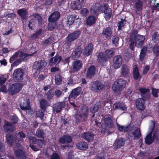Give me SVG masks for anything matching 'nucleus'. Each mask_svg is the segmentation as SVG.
Instances as JSON below:
<instances>
[{
	"mask_svg": "<svg viewBox=\"0 0 159 159\" xmlns=\"http://www.w3.org/2000/svg\"><path fill=\"white\" fill-rule=\"evenodd\" d=\"M101 34L102 37L104 38L107 39L110 38L112 34L111 28L108 27L104 28Z\"/></svg>",
	"mask_w": 159,
	"mask_h": 159,
	"instance_id": "6ab92c4d",
	"label": "nucleus"
},
{
	"mask_svg": "<svg viewBox=\"0 0 159 159\" xmlns=\"http://www.w3.org/2000/svg\"><path fill=\"white\" fill-rule=\"evenodd\" d=\"M139 90L142 96L145 95L146 93H149L150 91L149 89L142 87L139 88Z\"/></svg>",
	"mask_w": 159,
	"mask_h": 159,
	"instance_id": "13d9d810",
	"label": "nucleus"
},
{
	"mask_svg": "<svg viewBox=\"0 0 159 159\" xmlns=\"http://www.w3.org/2000/svg\"><path fill=\"white\" fill-rule=\"evenodd\" d=\"M20 107L22 110L26 111L30 109V103L28 101H25L21 103L20 105Z\"/></svg>",
	"mask_w": 159,
	"mask_h": 159,
	"instance_id": "79ce46f5",
	"label": "nucleus"
},
{
	"mask_svg": "<svg viewBox=\"0 0 159 159\" xmlns=\"http://www.w3.org/2000/svg\"><path fill=\"white\" fill-rule=\"evenodd\" d=\"M42 110L39 109L36 114V117L40 118L41 120L43 119L44 116V113Z\"/></svg>",
	"mask_w": 159,
	"mask_h": 159,
	"instance_id": "680f3d73",
	"label": "nucleus"
},
{
	"mask_svg": "<svg viewBox=\"0 0 159 159\" xmlns=\"http://www.w3.org/2000/svg\"><path fill=\"white\" fill-rule=\"evenodd\" d=\"M76 147L78 149L81 150H85L88 148V145L85 142H80L76 144Z\"/></svg>",
	"mask_w": 159,
	"mask_h": 159,
	"instance_id": "473e14b6",
	"label": "nucleus"
},
{
	"mask_svg": "<svg viewBox=\"0 0 159 159\" xmlns=\"http://www.w3.org/2000/svg\"><path fill=\"white\" fill-rule=\"evenodd\" d=\"M95 115L93 114L91 118V124L95 126L99 127L101 125V122H98L97 120L94 119Z\"/></svg>",
	"mask_w": 159,
	"mask_h": 159,
	"instance_id": "a18cd8bd",
	"label": "nucleus"
},
{
	"mask_svg": "<svg viewBox=\"0 0 159 159\" xmlns=\"http://www.w3.org/2000/svg\"><path fill=\"white\" fill-rule=\"evenodd\" d=\"M104 52L108 60L112 57L114 54V52L113 51L109 49L105 50Z\"/></svg>",
	"mask_w": 159,
	"mask_h": 159,
	"instance_id": "09e8293b",
	"label": "nucleus"
},
{
	"mask_svg": "<svg viewBox=\"0 0 159 159\" xmlns=\"http://www.w3.org/2000/svg\"><path fill=\"white\" fill-rule=\"evenodd\" d=\"M82 89L80 87H78L72 90L68 97V100L75 99L80 93Z\"/></svg>",
	"mask_w": 159,
	"mask_h": 159,
	"instance_id": "4468645a",
	"label": "nucleus"
},
{
	"mask_svg": "<svg viewBox=\"0 0 159 159\" xmlns=\"http://www.w3.org/2000/svg\"><path fill=\"white\" fill-rule=\"evenodd\" d=\"M79 19V17L77 15H70L67 17V24L69 25H70L73 24L75 22H77Z\"/></svg>",
	"mask_w": 159,
	"mask_h": 159,
	"instance_id": "bb28decb",
	"label": "nucleus"
},
{
	"mask_svg": "<svg viewBox=\"0 0 159 159\" xmlns=\"http://www.w3.org/2000/svg\"><path fill=\"white\" fill-rule=\"evenodd\" d=\"M44 134L45 133L43 129L39 128L37 130L36 132V135L38 137L43 139Z\"/></svg>",
	"mask_w": 159,
	"mask_h": 159,
	"instance_id": "de8ad7c7",
	"label": "nucleus"
},
{
	"mask_svg": "<svg viewBox=\"0 0 159 159\" xmlns=\"http://www.w3.org/2000/svg\"><path fill=\"white\" fill-rule=\"evenodd\" d=\"M119 39V38L116 35L113 36L112 40V43L115 45L118 44Z\"/></svg>",
	"mask_w": 159,
	"mask_h": 159,
	"instance_id": "338daca9",
	"label": "nucleus"
},
{
	"mask_svg": "<svg viewBox=\"0 0 159 159\" xmlns=\"http://www.w3.org/2000/svg\"><path fill=\"white\" fill-rule=\"evenodd\" d=\"M135 129L134 127V139L135 140H138L141 135L140 130V129L138 128L137 127H136L135 126Z\"/></svg>",
	"mask_w": 159,
	"mask_h": 159,
	"instance_id": "58836bf2",
	"label": "nucleus"
},
{
	"mask_svg": "<svg viewBox=\"0 0 159 159\" xmlns=\"http://www.w3.org/2000/svg\"><path fill=\"white\" fill-rule=\"evenodd\" d=\"M60 16L61 14L58 11H54L49 16L48 20L51 22H56L59 19Z\"/></svg>",
	"mask_w": 159,
	"mask_h": 159,
	"instance_id": "aec40b11",
	"label": "nucleus"
},
{
	"mask_svg": "<svg viewBox=\"0 0 159 159\" xmlns=\"http://www.w3.org/2000/svg\"><path fill=\"white\" fill-rule=\"evenodd\" d=\"M72 141L71 137L70 136L64 135L61 137L59 139V142L62 144L69 143Z\"/></svg>",
	"mask_w": 159,
	"mask_h": 159,
	"instance_id": "cd10ccee",
	"label": "nucleus"
},
{
	"mask_svg": "<svg viewBox=\"0 0 159 159\" xmlns=\"http://www.w3.org/2000/svg\"><path fill=\"white\" fill-rule=\"evenodd\" d=\"M81 112L80 113L78 116L80 118L84 119L87 117L89 110L87 107L84 106H81Z\"/></svg>",
	"mask_w": 159,
	"mask_h": 159,
	"instance_id": "b1692460",
	"label": "nucleus"
},
{
	"mask_svg": "<svg viewBox=\"0 0 159 159\" xmlns=\"http://www.w3.org/2000/svg\"><path fill=\"white\" fill-rule=\"evenodd\" d=\"M83 49L80 46H78L75 48L72 54V58H78L82 53Z\"/></svg>",
	"mask_w": 159,
	"mask_h": 159,
	"instance_id": "f3484780",
	"label": "nucleus"
},
{
	"mask_svg": "<svg viewBox=\"0 0 159 159\" xmlns=\"http://www.w3.org/2000/svg\"><path fill=\"white\" fill-rule=\"evenodd\" d=\"M152 39L154 43L158 44L159 43V34L157 32H155L152 35Z\"/></svg>",
	"mask_w": 159,
	"mask_h": 159,
	"instance_id": "8fccbe9b",
	"label": "nucleus"
},
{
	"mask_svg": "<svg viewBox=\"0 0 159 159\" xmlns=\"http://www.w3.org/2000/svg\"><path fill=\"white\" fill-rule=\"evenodd\" d=\"M113 107L115 109H119L122 111H126L127 107L122 102H116L113 105Z\"/></svg>",
	"mask_w": 159,
	"mask_h": 159,
	"instance_id": "2f4dec72",
	"label": "nucleus"
},
{
	"mask_svg": "<svg viewBox=\"0 0 159 159\" xmlns=\"http://www.w3.org/2000/svg\"><path fill=\"white\" fill-rule=\"evenodd\" d=\"M62 77L59 74H56L55 77V82L57 85H59L62 83Z\"/></svg>",
	"mask_w": 159,
	"mask_h": 159,
	"instance_id": "c03bdc74",
	"label": "nucleus"
},
{
	"mask_svg": "<svg viewBox=\"0 0 159 159\" xmlns=\"http://www.w3.org/2000/svg\"><path fill=\"white\" fill-rule=\"evenodd\" d=\"M17 14L20 17L22 20H25L27 17L28 12L26 9L22 8L17 10Z\"/></svg>",
	"mask_w": 159,
	"mask_h": 159,
	"instance_id": "c756f323",
	"label": "nucleus"
},
{
	"mask_svg": "<svg viewBox=\"0 0 159 159\" xmlns=\"http://www.w3.org/2000/svg\"><path fill=\"white\" fill-rule=\"evenodd\" d=\"M96 21L97 19L95 16L90 15L87 18L86 20V23L87 26H91L95 24Z\"/></svg>",
	"mask_w": 159,
	"mask_h": 159,
	"instance_id": "4be33fe9",
	"label": "nucleus"
},
{
	"mask_svg": "<svg viewBox=\"0 0 159 159\" xmlns=\"http://www.w3.org/2000/svg\"><path fill=\"white\" fill-rule=\"evenodd\" d=\"M66 106L65 101L57 102L53 105V110L57 113L60 112Z\"/></svg>",
	"mask_w": 159,
	"mask_h": 159,
	"instance_id": "ddd939ff",
	"label": "nucleus"
},
{
	"mask_svg": "<svg viewBox=\"0 0 159 159\" xmlns=\"http://www.w3.org/2000/svg\"><path fill=\"white\" fill-rule=\"evenodd\" d=\"M11 120L13 124H15L17 123L18 118L16 116L13 115L11 116Z\"/></svg>",
	"mask_w": 159,
	"mask_h": 159,
	"instance_id": "69168bd1",
	"label": "nucleus"
},
{
	"mask_svg": "<svg viewBox=\"0 0 159 159\" xmlns=\"http://www.w3.org/2000/svg\"><path fill=\"white\" fill-rule=\"evenodd\" d=\"M49 22L48 25V30L49 31H53L57 27V24L56 22Z\"/></svg>",
	"mask_w": 159,
	"mask_h": 159,
	"instance_id": "3c124183",
	"label": "nucleus"
},
{
	"mask_svg": "<svg viewBox=\"0 0 159 159\" xmlns=\"http://www.w3.org/2000/svg\"><path fill=\"white\" fill-rule=\"evenodd\" d=\"M80 31H75L69 34L66 37L67 43H70L78 38L80 35Z\"/></svg>",
	"mask_w": 159,
	"mask_h": 159,
	"instance_id": "1a4fd4ad",
	"label": "nucleus"
},
{
	"mask_svg": "<svg viewBox=\"0 0 159 159\" xmlns=\"http://www.w3.org/2000/svg\"><path fill=\"white\" fill-rule=\"evenodd\" d=\"M134 38L133 36L132 37L130 36L129 39V41L130 42L129 44V48L132 51H134V50L135 43L134 41Z\"/></svg>",
	"mask_w": 159,
	"mask_h": 159,
	"instance_id": "49530a36",
	"label": "nucleus"
},
{
	"mask_svg": "<svg viewBox=\"0 0 159 159\" xmlns=\"http://www.w3.org/2000/svg\"><path fill=\"white\" fill-rule=\"evenodd\" d=\"M138 31L135 30H134L130 34V36H132L134 37V41L135 43V46L138 48H141L144 42L145 39V37L137 34Z\"/></svg>",
	"mask_w": 159,
	"mask_h": 159,
	"instance_id": "f03ea898",
	"label": "nucleus"
},
{
	"mask_svg": "<svg viewBox=\"0 0 159 159\" xmlns=\"http://www.w3.org/2000/svg\"><path fill=\"white\" fill-rule=\"evenodd\" d=\"M91 87L92 91L95 93H98L102 91L104 85L100 81L96 80L92 83Z\"/></svg>",
	"mask_w": 159,
	"mask_h": 159,
	"instance_id": "0eeeda50",
	"label": "nucleus"
},
{
	"mask_svg": "<svg viewBox=\"0 0 159 159\" xmlns=\"http://www.w3.org/2000/svg\"><path fill=\"white\" fill-rule=\"evenodd\" d=\"M24 73L20 68L15 69L13 74V77L16 82H21L23 80Z\"/></svg>",
	"mask_w": 159,
	"mask_h": 159,
	"instance_id": "6e6552de",
	"label": "nucleus"
},
{
	"mask_svg": "<svg viewBox=\"0 0 159 159\" xmlns=\"http://www.w3.org/2000/svg\"><path fill=\"white\" fill-rule=\"evenodd\" d=\"M33 143H30V144L29 146L31 148L35 151H37L39 150V148Z\"/></svg>",
	"mask_w": 159,
	"mask_h": 159,
	"instance_id": "774afa93",
	"label": "nucleus"
},
{
	"mask_svg": "<svg viewBox=\"0 0 159 159\" xmlns=\"http://www.w3.org/2000/svg\"><path fill=\"white\" fill-rule=\"evenodd\" d=\"M100 11L104 14V17L106 21L110 20L112 15V10L111 8L108 7L107 4L104 3L99 7Z\"/></svg>",
	"mask_w": 159,
	"mask_h": 159,
	"instance_id": "39448f33",
	"label": "nucleus"
},
{
	"mask_svg": "<svg viewBox=\"0 0 159 159\" xmlns=\"http://www.w3.org/2000/svg\"><path fill=\"white\" fill-rule=\"evenodd\" d=\"M46 96L47 99L50 101L54 96V93L52 89H49L46 93Z\"/></svg>",
	"mask_w": 159,
	"mask_h": 159,
	"instance_id": "5fc2aeb1",
	"label": "nucleus"
},
{
	"mask_svg": "<svg viewBox=\"0 0 159 159\" xmlns=\"http://www.w3.org/2000/svg\"><path fill=\"white\" fill-rule=\"evenodd\" d=\"M20 54L19 51L15 52L11 57L9 60V62L10 63H12L18 57Z\"/></svg>",
	"mask_w": 159,
	"mask_h": 159,
	"instance_id": "4d7b16f0",
	"label": "nucleus"
},
{
	"mask_svg": "<svg viewBox=\"0 0 159 159\" xmlns=\"http://www.w3.org/2000/svg\"><path fill=\"white\" fill-rule=\"evenodd\" d=\"M97 61L100 64L104 66L105 64L108 61V59L104 52H101L98 53Z\"/></svg>",
	"mask_w": 159,
	"mask_h": 159,
	"instance_id": "9b49d317",
	"label": "nucleus"
},
{
	"mask_svg": "<svg viewBox=\"0 0 159 159\" xmlns=\"http://www.w3.org/2000/svg\"><path fill=\"white\" fill-rule=\"evenodd\" d=\"M82 137L89 142H91L94 139V135L91 133L84 132L82 134Z\"/></svg>",
	"mask_w": 159,
	"mask_h": 159,
	"instance_id": "c85d7f7f",
	"label": "nucleus"
},
{
	"mask_svg": "<svg viewBox=\"0 0 159 159\" xmlns=\"http://www.w3.org/2000/svg\"><path fill=\"white\" fill-rule=\"evenodd\" d=\"M125 140L123 138H119L117 140L116 145L115 147L114 148L115 149H118L124 145Z\"/></svg>",
	"mask_w": 159,
	"mask_h": 159,
	"instance_id": "a19ab883",
	"label": "nucleus"
},
{
	"mask_svg": "<svg viewBox=\"0 0 159 159\" xmlns=\"http://www.w3.org/2000/svg\"><path fill=\"white\" fill-rule=\"evenodd\" d=\"M61 56L57 54L54 57L50 58L49 61V65L51 66H54L57 63L58 61V63H59L61 61Z\"/></svg>",
	"mask_w": 159,
	"mask_h": 159,
	"instance_id": "412c9836",
	"label": "nucleus"
},
{
	"mask_svg": "<svg viewBox=\"0 0 159 159\" xmlns=\"http://www.w3.org/2000/svg\"><path fill=\"white\" fill-rule=\"evenodd\" d=\"M4 130L7 132H13L15 129V127L11 123L6 121V123L3 125Z\"/></svg>",
	"mask_w": 159,
	"mask_h": 159,
	"instance_id": "393cba45",
	"label": "nucleus"
},
{
	"mask_svg": "<svg viewBox=\"0 0 159 159\" xmlns=\"http://www.w3.org/2000/svg\"><path fill=\"white\" fill-rule=\"evenodd\" d=\"M121 20L118 22V30H121L124 28L126 23L127 20L125 19H120Z\"/></svg>",
	"mask_w": 159,
	"mask_h": 159,
	"instance_id": "37998d69",
	"label": "nucleus"
},
{
	"mask_svg": "<svg viewBox=\"0 0 159 159\" xmlns=\"http://www.w3.org/2000/svg\"><path fill=\"white\" fill-rule=\"evenodd\" d=\"M113 66L115 69L119 68L121 66L122 62V58L120 55L115 56L113 58Z\"/></svg>",
	"mask_w": 159,
	"mask_h": 159,
	"instance_id": "2eb2a0df",
	"label": "nucleus"
},
{
	"mask_svg": "<svg viewBox=\"0 0 159 159\" xmlns=\"http://www.w3.org/2000/svg\"><path fill=\"white\" fill-rule=\"evenodd\" d=\"M136 9L139 11L142 10L143 7V3L141 1H137L135 4Z\"/></svg>",
	"mask_w": 159,
	"mask_h": 159,
	"instance_id": "052dcab7",
	"label": "nucleus"
},
{
	"mask_svg": "<svg viewBox=\"0 0 159 159\" xmlns=\"http://www.w3.org/2000/svg\"><path fill=\"white\" fill-rule=\"evenodd\" d=\"M93 46L92 43L88 44L84 48V54L86 56H88L92 54L93 52Z\"/></svg>",
	"mask_w": 159,
	"mask_h": 159,
	"instance_id": "a878e982",
	"label": "nucleus"
},
{
	"mask_svg": "<svg viewBox=\"0 0 159 159\" xmlns=\"http://www.w3.org/2000/svg\"><path fill=\"white\" fill-rule=\"evenodd\" d=\"M152 122L153 125L152 128V131L146 136L145 138V143L147 145L151 144L154 141V139L152 138V132L153 131L155 128L156 123L154 121H152Z\"/></svg>",
	"mask_w": 159,
	"mask_h": 159,
	"instance_id": "f8f14e48",
	"label": "nucleus"
},
{
	"mask_svg": "<svg viewBox=\"0 0 159 159\" xmlns=\"http://www.w3.org/2000/svg\"><path fill=\"white\" fill-rule=\"evenodd\" d=\"M25 134L22 131H19L15 135L14 138L16 142L18 141H22L23 138H25Z\"/></svg>",
	"mask_w": 159,
	"mask_h": 159,
	"instance_id": "7c9ffc66",
	"label": "nucleus"
},
{
	"mask_svg": "<svg viewBox=\"0 0 159 159\" xmlns=\"http://www.w3.org/2000/svg\"><path fill=\"white\" fill-rule=\"evenodd\" d=\"M83 66L81 61L78 60L74 61L72 63V70L74 72H78Z\"/></svg>",
	"mask_w": 159,
	"mask_h": 159,
	"instance_id": "a211bd4d",
	"label": "nucleus"
},
{
	"mask_svg": "<svg viewBox=\"0 0 159 159\" xmlns=\"http://www.w3.org/2000/svg\"><path fill=\"white\" fill-rule=\"evenodd\" d=\"M15 154L17 159H26V157L21 149H17L15 151Z\"/></svg>",
	"mask_w": 159,
	"mask_h": 159,
	"instance_id": "72a5a7b5",
	"label": "nucleus"
},
{
	"mask_svg": "<svg viewBox=\"0 0 159 159\" xmlns=\"http://www.w3.org/2000/svg\"><path fill=\"white\" fill-rule=\"evenodd\" d=\"M152 51L156 57H158L159 55V45L158 44L155 45L152 49Z\"/></svg>",
	"mask_w": 159,
	"mask_h": 159,
	"instance_id": "603ef678",
	"label": "nucleus"
},
{
	"mask_svg": "<svg viewBox=\"0 0 159 159\" xmlns=\"http://www.w3.org/2000/svg\"><path fill=\"white\" fill-rule=\"evenodd\" d=\"M49 103L47 100L42 99L40 101V107L43 111H46V108L49 106Z\"/></svg>",
	"mask_w": 159,
	"mask_h": 159,
	"instance_id": "ea45409f",
	"label": "nucleus"
},
{
	"mask_svg": "<svg viewBox=\"0 0 159 159\" xmlns=\"http://www.w3.org/2000/svg\"><path fill=\"white\" fill-rule=\"evenodd\" d=\"M34 17L37 19V20L39 25L42 24L43 20L42 17L40 16L38 13H36Z\"/></svg>",
	"mask_w": 159,
	"mask_h": 159,
	"instance_id": "e2e57ef3",
	"label": "nucleus"
},
{
	"mask_svg": "<svg viewBox=\"0 0 159 159\" xmlns=\"http://www.w3.org/2000/svg\"><path fill=\"white\" fill-rule=\"evenodd\" d=\"M133 75L134 79L136 80L141 78L139 73V68L137 66H135L133 69Z\"/></svg>",
	"mask_w": 159,
	"mask_h": 159,
	"instance_id": "e433bc0d",
	"label": "nucleus"
},
{
	"mask_svg": "<svg viewBox=\"0 0 159 159\" xmlns=\"http://www.w3.org/2000/svg\"><path fill=\"white\" fill-rule=\"evenodd\" d=\"M30 143H33L35 144L39 148H42L43 144V140L37 139L36 138L34 137L30 136L28 138Z\"/></svg>",
	"mask_w": 159,
	"mask_h": 159,
	"instance_id": "dca6fc26",
	"label": "nucleus"
},
{
	"mask_svg": "<svg viewBox=\"0 0 159 159\" xmlns=\"http://www.w3.org/2000/svg\"><path fill=\"white\" fill-rule=\"evenodd\" d=\"M99 10L100 11L99 7H93V8L91 9V11L92 14L93 15H97Z\"/></svg>",
	"mask_w": 159,
	"mask_h": 159,
	"instance_id": "0e129e2a",
	"label": "nucleus"
},
{
	"mask_svg": "<svg viewBox=\"0 0 159 159\" xmlns=\"http://www.w3.org/2000/svg\"><path fill=\"white\" fill-rule=\"evenodd\" d=\"M137 109L140 111H143L145 108V101L143 98L136 99L135 103Z\"/></svg>",
	"mask_w": 159,
	"mask_h": 159,
	"instance_id": "9d476101",
	"label": "nucleus"
},
{
	"mask_svg": "<svg viewBox=\"0 0 159 159\" xmlns=\"http://www.w3.org/2000/svg\"><path fill=\"white\" fill-rule=\"evenodd\" d=\"M152 96L155 97L157 98L158 96V93H159V89H156L152 87Z\"/></svg>",
	"mask_w": 159,
	"mask_h": 159,
	"instance_id": "bf43d9fd",
	"label": "nucleus"
},
{
	"mask_svg": "<svg viewBox=\"0 0 159 159\" xmlns=\"http://www.w3.org/2000/svg\"><path fill=\"white\" fill-rule=\"evenodd\" d=\"M101 129V133L104 134L106 131L109 128L114 127V123L111 117L109 116L105 118L104 123H101L100 126Z\"/></svg>",
	"mask_w": 159,
	"mask_h": 159,
	"instance_id": "7ed1b4c3",
	"label": "nucleus"
},
{
	"mask_svg": "<svg viewBox=\"0 0 159 159\" xmlns=\"http://www.w3.org/2000/svg\"><path fill=\"white\" fill-rule=\"evenodd\" d=\"M23 86L22 84L15 83L12 84L8 88L9 93L11 95H13L19 93Z\"/></svg>",
	"mask_w": 159,
	"mask_h": 159,
	"instance_id": "423d86ee",
	"label": "nucleus"
},
{
	"mask_svg": "<svg viewBox=\"0 0 159 159\" xmlns=\"http://www.w3.org/2000/svg\"><path fill=\"white\" fill-rule=\"evenodd\" d=\"M81 4L76 0L74 1L71 3V8L74 10H79L82 7Z\"/></svg>",
	"mask_w": 159,
	"mask_h": 159,
	"instance_id": "4c0bfd02",
	"label": "nucleus"
},
{
	"mask_svg": "<svg viewBox=\"0 0 159 159\" xmlns=\"http://www.w3.org/2000/svg\"><path fill=\"white\" fill-rule=\"evenodd\" d=\"M42 31V29H39L35 33L32 34L31 36V38L33 39H36L38 36L41 34Z\"/></svg>",
	"mask_w": 159,
	"mask_h": 159,
	"instance_id": "864d4df0",
	"label": "nucleus"
},
{
	"mask_svg": "<svg viewBox=\"0 0 159 159\" xmlns=\"http://www.w3.org/2000/svg\"><path fill=\"white\" fill-rule=\"evenodd\" d=\"M6 139L7 143L9 146H13L14 143V136L12 134H7Z\"/></svg>",
	"mask_w": 159,
	"mask_h": 159,
	"instance_id": "c9c22d12",
	"label": "nucleus"
},
{
	"mask_svg": "<svg viewBox=\"0 0 159 159\" xmlns=\"http://www.w3.org/2000/svg\"><path fill=\"white\" fill-rule=\"evenodd\" d=\"M47 65V62L44 60L36 61L33 63L32 68L40 73L42 72H44L46 69Z\"/></svg>",
	"mask_w": 159,
	"mask_h": 159,
	"instance_id": "20e7f679",
	"label": "nucleus"
},
{
	"mask_svg": "<svg viewBox=\"0 0 159 159\" xmlns=\"http://www.w3.org/2000/svg\"><path fill=\"white\" fill-rule=\"evenodd\" d=\"M80 13L82 16L86 17L89 14V11L86 8H83L81 10Z\"/></svg>",
	"mask_w": 159,
	"mask_h": 159,
	"instance_id": "6e6d98bb",
	"label": "nucleus"
},
{
	"mask_svg": "<svg viewBox=\"0 0 159 159\" xmlns=\"http://www.w3.org/2000/svg\"><path fill=\"white\" fill-rule=\"evenodd\" d=\"M129 73V69L128 66L123 65L121 68V75L122 77H125Z\"/></svg>",
	"mask_w": 159,
	"mask_h": 159,
	"instance_id": "f704fd0d",
	"label": "nucleus"
},
{
	"mask_svg": "<svg viewBox=\"0 0 159 159\" xmlns=\"http://www.w3.org/2000/svg\"><path fill=\"white\" fill-rule=\"evenodd\" d=\"M126 82L121 78L118 79L115 81L112 85V89L117 95L120 94L122 91L125 87Z\"/></svg>",
	"mask_w": 159,
	"mask_h": 159,
	"instance_id": "f257e3e1",
	"label": "nucleus"
},
{
	"mask_svg": "<svg viewBox=\"0 0 159 159\" xmlns=\"http://www.w3.org/2000/svg\"><path fill=\"white\" fill-rule=\"evenodd\" d=\"M96 68L93 65L90 66L88 69L86 77L88 78H91L95 73Z\"/></svg>",
	"mask_w": 159,
	"mask_h": 159,
	"instance_id": "5701e85b",
	"label": "nucleus"
}]
</instances>
